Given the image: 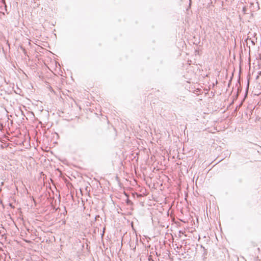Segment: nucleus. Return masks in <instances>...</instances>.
Here are the masks:
<instances>
[{
	"mask_svg": "<svg viewBox=\"0 0 261 261\" xmlns=\"http://www.w3.org/2000/svg\"><path fill=\"white\" fill-rule=\"evenodd\" d=\"M252 43H253V44H254V42H253V41H252Z\"/></svg>",
	"mask_w": 261,
	"mask_h": 261,
	"instance_id": "nucleus-3",
	"label": "nucleus"
},
{
	"mask_svg": "<svg viewBox=\"0 0 261 261\" xmlns=\"http://www.w3.org/2000/svg\"><path fill=\"white\" fill-rule=\"evenodd\" d=\"M206 254H207V253L205 251L204 253V255H206Z\"/></svg>",
	"mask_w": 261,
	"mask_h": 261,
	"instance_id": "nucleus-1",
	"label": "nucleus"
},
{
	"mask_svg": "<svg viewBox=\"0 0 261 261\" xmlns=\"http://www.w3.org/2000/svg\"><path fill=\"white\" fill-rule=\"evenodd\" d=\"M256 260H258V256L256 257Z\"/></svg>",
	"mask_w": 261,
	"mask_h": 261,
	"instance_id": "nucleus-2",
	"label": "nucleus"
}]
</instances>
